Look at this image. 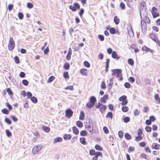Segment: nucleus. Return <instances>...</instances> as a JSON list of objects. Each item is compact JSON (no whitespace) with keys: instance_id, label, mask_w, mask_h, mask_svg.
<instances>
[{"instance_id":"17","label":"nucleus","mask_w":160,"mask_h":160,"mask_svg":"<svg viewBox=\"0 0 160 160\" xmlns=\"http://www.w3.org/2000/svg\"><path fill=\"white\" fill-rule=\"evenodd\" d=\"M89 101V102L92 103H93V104H95V103L96 101V99L95 97L91 96L90 98Z\"/></svg>"},{"instance_id":"6","label":"nucleus","mask_w":160,"mask_h":160,"mask_svg":"<svg viewBox=\"0 0 160 160\" xmlns=\"http://www.w3.org/2000/svg\"><path fill=\"white\" fill-rule=\"evenodd\" d=\"M141 27L142 32H145L147 30V24L145 21H141Z\"/></svg>"},{"instance_id":"56","label":"nucleus","mask_w":160,"mask_h":160,"mask_svg":"<svg viewBox=\"0 0 160 160\" xmlns=\"http://www.w3.org/2000/svg\"><path fill=\"white\" fill-rule=\"evenodd\" d=\"M98 38L101 41H103L104 40V37L103 35H98Z\"/></svg>"},{"instance_id":"19","label":"nucleus","mask_w":160,"mask_h":160,"mask_svg":"<svg viewBox=\"0 0 160 160\" xmlns=\"http://www.w3.org/2000/svg\"><path fill=\"white\" fill-rule=\"evenodd\" d=\"M72 137V136L71 134H66L64 135L63 138L65 140H70Z\"/></svg>"},{"instance_id":"4","label":"nucleus","mask_w":160,"mask_h":160,"mask_svg":"<svg viewBox=\"0 0 160 160\" xmlns=\"http://www.w3.org/2000/svg\"><path fill=\"white\" fill-rule=\"evenodd\" d=\"M41 148L42 147L40 146L37 145L33 148L32 152L34 154H36L41 149Z\"/></svg>"},{"instance_id":"12","label":"nucleus","mask_w":160,"mask_h":160,"mask_svg":"<svg viewBox=\"0 0 160 160\" xmlns=\"http://www.w3.org/2000/svg\"><path fill=\"white\" fill-rule=\"evenodd\" d=\"M152 148L156 149H159L160 148V145L157 143H154L152 145Z\"/></svg>"},{"instance_id":"34","label":"nucleus","mask_w":160,"mask_h":160,"mask_svg":"<svg viewBox=\"0 0 160 160\" xmlns=\"http://www.w3.org/2000/svg\"><path fill=\"white\" fill-rule=\"evenodd\" d=\"M95 148L97 150H99L100 151H102V148L100 146H99L98 145H96L95 146Z\"/></svg>"},{"instance_id":"37","label":"nucleus","mask_w":160,"mask_h":160,"mask_svg":"<svg viewBox=\"0 0 160 160\" xmlns=\"http://www.w3.org/2000/svg\"><path fill=\"white\" fill-rule=\"evenodd\" d=\"M84 64L85 67L87 68H89L90 66L89 63L87 61H85L84 62Z\"/></svg>"},{"instance_id":"32","label":"nucleus","mask_w":160,"mask_h":160,"mask_svg":"<svg viewBox=\"0 0 160 160\" xmlns=\"http://www.w3.org/2000/svg\"><path fill=\"white\" fill-rule=\"evenodd\" d=\"M125 138L127 140H130L131 139V135L128 133H126L125 135Z\"/></svg>"},{"instance_id":"55","label":"nucleus","mask_w":160,"mask_h":160,"mask_svg":"<svg viewBox=\"0 0 160 160\" xmlns=\"http://www.w3.org/2000/svg\"><path fill=\"white\" fill-rule=\"evenodd\" d=\"M101 88L103 89L106 88V84L104 81L102 82V83L101 84Z\"/></svg>"},{"instance_id":"24","label":"nucleus","mask_w":160,"mask_h":160,"mask_svg":"<svg viewBox=\"0 0 160 160\" xmlns=\"http://www.w3.org/2000/svg\"><path fill=\"white\" fill-rule=\"evenodd\" d=\"M80 142L83 145H86V144L85 141V138L84 137L81 138H80Z\"/></svg>"},{"instance_id":"62","label":"nucleus","mask_w":160,"mask_h":160,"mask_svg":"<svg viewBox=\"0 0 160 160\" xmlns=\"http://www.w3.org/2000/svg\"><path fill=\"white\" fill-rule=\"evenodd\" d=\"M142 139V138L139 136H138L137 137H136L135 138V140L137 141H139L141 140Z\"/></svg>"},{"instance_id":"39","label":"nucleus","mask_w":160,"mask_h":160,"mask_svg":"<svg viewBox=\"0 0 160 160\" xmlns=\"http://www.w3.org/2000/svg\"><path fill=\"white\" fill-rule=\"evenodd\" d=\"M124 85L125 87L127 88H129L131 87L130 84L128 82H125L124 83Z\"/></svg>"},{"instance_id":"23","label":"nucleus","mask_w":160,"mask_h":160,"mask_svg":"<svg viewBox=\"0 0 160 160\" xmlns=\"http://www.w3.org/2000/svg\"><path fill=\"white\" fill-rule=\"evenodd\" d=\"M113 115L112 113L111 112H108L107 115L106 116V118H109L111 119L112 118Z\"/></svg>"},{"instance_id":"61","label":"nucleus","mask_w":160,"mask_h":160,"mask_svg":"<svg viewBox=\"0 0 160 160\" xmlns=\"http://www.w3.org/2000/svg\"><path fill=\"white\" fill-rule=\"evenodd\" d=\"M90 154L91 155H94L95 154V152L94 150H91L89 152Z\"/></svg>"},{"instance_id":"64","label":"nucleus","mask_w":160,"mask_h":160,"mask_svg":"<svg viewBox=\"0 0 160 160\" xmlns=\"http://www.w3.org/2000/svg\"><path fill=\"white\" fill-rule=\"evenodd\" d=\"M122 101V102L121 103V104L122 105H126L127 104L128 102V101L127 100L124 101Z\"/></svg>"},{"instance_id":"40","label":"nucleus","mask_w":160,"mask_h":160,"mask_svg":"<svg viewBox=\"0 0 160 160\" xmlns=\"http://www.w3.org/2000/svg\"><path fill=\"white\" fill-rule=\"evenodd\" d=\"M63 77L65 79H68L69 78V76L68 72H65L64 73Z\"/></svg>"},{"instance_id":"38","label":"nucleus","mask_w":160,"mask_h":160,"mask_svg":"<svg viewBox=\"0 0 160 160\" xmlns=\"http://www.w3.org/2000/svg\"><path fill=\"white\" fill-rule=\"evenodd\" d=\"M110 32L112 34H114L116 33L115 29L113 28H111L110 29Z\"/></svg>"},{"instance_id":"45","label":"nucleus","mask_w":160,"mask_h":160,"mask_svg":"<svg viewBox=\"0 0 160 160\" xmlns=\"http://www.w3.org/2000/svg\"><path fill=\"white\" fill-rule=\"evenodd\" d=\"M145 129L147 132H149L151 131L152 128L151 127L147 126L145 127Z\"/></svg>"},{"instance_id":"16","label":"nucleus","mask_w":160,"mask_h":160,"mask_svg":"<svg viewBox=\"0 0 160 160\" xmlns=\"http://www.w3.org/2000/svg\"><path fill=\"white\" fill-rule=\"evenodd\" d=\"M114 22L116 25H118L119 23L120 19L116 16L114 17Z\"/></svg>"},{"instance_id":"50","label":"nucleus","mask_w":160,"mask_h":160,"mask_svg":"<svg viewBox=\"0 0 160 160\" xmlns=\"http://www.w3.org/2000/svg\"><path fill=\"white\" fill-rule=\"evenodd\" d=\"M18 17L20 19H22L23 17V14L21 12H19L18 14Z\"/></svg>"},{"instance_id":"41","label":"nucleus","mask_w":160,"mask_h":160,"mask_svg":"<svg viewBox=\"0 0 160 160\" xmlns=\"http://www.w3.org/2000/svg\"><path fill=\"white\" fill-rule=\"evenodd\" d=\"M112 56L113 58H116L117 56V53L115 51H113L112 53Z\"/></svg>"},{"instance_id":"51","label":"nucleus","mask_w":160,"mask_h":160,"mask_svg":"<svg viewBox=\"0 0 160 160\" xmlns=\"http://www.w3.org/2000/svg\"><path fill=\"white\" fill-rule=\"evenodd\" d=\"M139 111H138V109H136L134 112V115L137 116L139 115Z\"/></svg>"},{"instance_id":"7","label":"nucleus","mask_w":160,"mask_h":160,"mask_svg":"<svg viewBox=\"0 0 160 160\" xmlns=\"http://www.w3.org/2000/svg\"><path fill=\"white\" fill-rule=\"evenodd\" d=\"M112 76H114L116 74H120L122 72L121 69H114L112 70Z\"/></svg>"},{"instance_id":"54","label":"nucleus","mask_w":160,"mask_h":160,"mask_svg":"<svg viewBox=\"0 0 160 160\" xmlns=\"http://www.w3.org/2000/svg\"><path fill=\"white\" fill-rule=\"evenodd\" d=\"M118 135L119 137L120 138H122L123 136V133L122 131H120L118 132Z\"/></svg>"},{"instance_id":"49","label":"nucleus","mask_w":160,"mask_h":160,"mask_svg":"<svg viewBox=\"0 0 160 160\" xmlns=\"http://www.w3.org/2000/svg\"><path fill=\"white\" fill-rule=\"evenodd\" d=\"M73 5L76 8H77L78 9H79L80 8L79 4L77 2L74 3Z\"/></svg>"},{"instance_id":"13","label":"nucleus","mask_w":160,"mask_h":160,"mask_svg":"<svg viewBox=\"0 0 160 160\" xmlns=\"http://www.w3.org/2000/svg\"><path fill=\"white\" fill-rule=\"evenodd\" d=\"M142 49L143 51H146L148 52H150L152 53L153 52V50L147 47L146 46L143 47L142 48Z\"/></svg>"},{"instance_id":"47","label":"nucleus","mask_w":160,"mask_h":160,"mask_svg":"<svg viewBox=\"0 0 160 160\" xmlns=\"http://www.w3.org/2000/svg\"><path fill=\"white\" fill-rule=\"evenodd\" d=\"M22 84L25 86H27L28 84V81L25 79L23 80L22 81Z\"/></svg>"},{"instance_id":"27","label":"nucleus","mask_w":160,"mask_h":160,"mask_svg":"<svg viewBox=\"0 0 160 160\" xmlns=\"http://www.w3.org/2000/svg\"><path fill=\"white\" fill-rule=\"evenodd\" d=\"M63 67L66 70L69 69L70 67V65L69 63L68 62L65 63Z\"/></svg>"},{"instance_id":"5","label":"nucleus","mask_w":160,"mask_h":160,"mask_svg":"<svg viewBox=\"0 0 160 160\" xmlns=\"http://www.w3.org/2000/svg\"><path fill=\"white\" fill-rule=\"evenodd\" d=\"M157 9L156 7H153L152 8V13L154 18H156L159 16V13L157 12Z\"/></svg>"},{"instance_id":"22","label":"nucleus","mask_w":160,"mask_h":160,"mask_svg":"<svg viewBox=\"0 0 160 160\" xmlns=\"http://www.w3.org/2000/svg\"><path fill=\"white\" fill-rule=\"evenodd\" d=\"M42 128L43 129L45 132H49L50 131V129L49 128L44 126H43L42 127Z\"/></svg>"},{"instance_id":"30","label":"nucleus","mask_w":160,"mask_h":160,"mask_svg":"<svg viewBox=\"0 0 160 160\" xmlns=\"http://www.w3.org/2000/svg\"><path fill=\"white\" fill-rule=\"evenodd\" d=\"M55 78L53 76H50L48 79L47 82L48 83H50L52 82L54 79Z\"/></svg>"},{"instance_id":"58","label":"nucleus","mask_w":160,"mask_h":160,"mask_svg":"<svg viewBox=\"0 0 160 160\" xmlns=\"http://www.w3.org/2000/svg\"><path fill=\"white\" fill-rule=\"evenodd\" d=\"M103 130L104 131V132L105 133L107 134L108 133V130L107 127H104L103 128Z\"/></svg>"},{"instance_id":"20","label":"nucleus","mask_w":160,"mask_h":160,"mask_svg":"<svg viewBox=\"0 0 160 160\" xmlns=\"http://www.w3.org/2000/svg\"><path fill=\"white\" fill-rule=\"evenodd\" d=\"M94 105L93 103H91L90 102L87 103L86 104V106L87 108H91Z\"/></svg>"},{"instance_id":"8","label":"nucleus","mask_w":160,"mask_h":160,"mask_svg":"<svg viewBox=\"0 0 160 160\" xmlns=\"http://www.w3.org/2000/svg\"><path fill=\"white\" fill-rule=\"evenodd\" d=\"M72 49L71 48H69L68 53L66 56V58L67 60H69L71 59V56L72 55Z\"/></svg>"},{"instance_id":"57","label":"nucleus","mask_w":160,"mask_h":160,"mask_svg":"<svg viewBox=\"0 0 160 160\" xmlns=\"http://www.w3.org/2000/svg\"><path fill=\"white\" fill-rule=\"evenodd\" d=\"M6 105L7 107L8 108L9 110H11L12 109V107L8 102H7L6 103Z\"/></svg>"},{"instance_id":"44","label":"nucleus","mask_w":160,"mask_h":160,"mask_svg":"<svg viewBox=\"0 0 160 160\" xmlns=\"http://www.w3.org/2000/svg\"><path fill=\"white\" fill-rule=\"evenodd\" d=\"M130 118L129 117H126L124 118V121L125 123H127L130 121Z\"/></svg>"},{"instance_id":"52","label":"nucleus","mask_w":160,"mask_h":160,"mask_svg":"<svg viewBox=\"0 0 160 160\" xmlns=\"http://www.w3.org/2000/svg\"><path fill=\"white\" fill-rule=\"evenodd\" d=\"M7 91L8 92L9 95H12L13 94V92L10 88H8L7 89Z\"/></svg>"},{"instance_id":"48","label":"nucleus","mask_w":160,"mask_h":160,"mask_svg":"<svg viewBox=\"0 0 160 160\" xmlns=\"http://www.w3.org/2000/svg\"><path fill=\"white\" fill-rule=\"evenodd\" d=\"M6 132L7 135L8 137H10L12 135L11 133L8 130H6Z\"/></svg>"},{"instance_id":"25","label":"nucleus","mask_w":160,"mask_h":160,"mask_svg":"<svg viewBox=\"0 0 160 160\" xmlns=\"http://www.w3.org/2000/svg\"><path fill=\"white\" fill-rule=\"evenodd\" d=\"M76 125L79 128H82L83 126V123L80 121H78L76 122Z\"/></svg>"},{"instance_id":"11","label":"nucleus","mask_w":160,"mask_h":160,"mask_svg":"<svg viewBox=\"0 0 160 160\" xmlns=\"http://www.w3.org/2000/svg\"><path fill=\"white\" fill-rule=\"evenodd\" d=\"M107 108L106 106L102 105L100 108V112L102 114L104 113Z\"/></svg>"},{"instance_id":"53","label":"nucleus","mask_w":160,"mask_h":160,"mask_svg":"<svg viewBox=\"0 0 160 160\" xmlns=\"http://www.w3.org/2000/svg\"><path fill=\"white\" fill-rule=\"evenodd\" d=\"M69 8L70 9L72 10V11L75 12L76 10V8L73 5V6L72 5H70L69 7Z\"/></svg>"},{"instance_id":"21","label":"nucleus","mask_w":160,"mask_h":160,"mask_svg":"<svg viewBox=\"0 0 160 160\" xmlns=\"http://www.w3.org/2000/svg\"><path fill=\"white\" fill-rule=\"evenodd\" d=\"M85 114L83 111H81L80 112V114L79 119L81 120H83L84 119Z\"/></svg>"},{"instance_id":"14","label":"nucleus","mask_w":160,"mask_h":160,"mask_svg":"<svg viewBox=\"0 0 160 160\" xmlns=\"http://www.w3.org/2000/svg\"><path fill=\"white\" fill-rule=\"evenodd\" d=\"M62 140V138L60 137H58L54 139L53 143H55L58 142H60Z\"/></svg>"},{"instance_id":"36","label":"nucleus","mask_w":160,"mask_h":160,"mask_svg":"<svg viewBox=\"0 0 160 160\" xmlns=\"http://www.w3.org/2000/svg\"><path fill=\"white\" fill-rule=\"evenodd\" d=\"M128 107L126 106H124L122 107V110L123 112H127L128 111Z\"/></svg>"},{"instance_id":"9","label":"nucleus","mask_w":160,"mask_h":160,"mask_svg":"<svg viewBox=\"0 0 160 160\" xmlns=\"http://www.w3.org/2000/svg\"><path fill=\"white\" fill-rule=\"evenodd\" d=\"M108 94H105L103 97H102L100 101L101 102H104V103L106 102V100L108 98Z\"/></svg>"},{"instance_id":"3","label":"nucleus","mask_w":160,"mask_h":160,"mask_svg":"<svg viewBox=\"0 0 160 160\" xmlns=\"http://www.w3.org/2000/svg\"><path fill=\"white\" fill-rule=\"evenodd\" d=\"M73 114V111L70 109H67L65 111V116L68 118H71Z\"/></svg>"},{"instance_id":"29","label":"nucleus","mask_w":160,"mask_h":160,"mask_svg":"<svg viewBox=\"0 0 160 160\" xmlns=\"http://www.w3.org/2000/svg\"><path fill=\"white\" fill-rule=\"evenodd\" d=\"M127 100V97L125 95H123L119 98V101H122Z\"/></svg>"},{"instance_id":"43","label":"nucleus","mask_w":160,"mask_h":160,"mask_svg":"<svg viewBox=\"0 0 160 160\" xmlns=\"http://www.w3.org/2000/svg\"><path fill=\"white\" fill-rule=\"evenodd\" d=\"M27 7L29 8H33V5L30 2H28L27 3Z\"/></svg>"},{"instance_id":"2","label":"nucleus","mask_w":160,"mask_h":160,"mask_svg":"<svg viewBox=\"0 0 160 160\" xmlns=\"http://www.w3.org/2000/svg\"><path fill=\"white\" fill-rule=\"evenodd\" d=\"M9 43L8 45L9 49L10 50H12L15 47L14 42L12 38L10 37V38Z\"/></svg>"},{"instance_id":"35","label":"nucleus","mask_w":160,"mask_h":160,"mask_svg":"<svg viewBox=\"0 0 160 160\" xmlns=\"http://www.w3.org/2000/svg\"><path fill=\"white\" fill-rule=\"evenodd\" d=\"M87 132L86 131L82 130L80 132V135L82 136H85L87 134Z\"/></svg>"},{"instance_id":"15","label":"nucleus","mask_w":160,"mask_h":160,"mask_svg":"<svg viewBox=\"0 0 160 160\" xmlns=\"http://www.w3.org/2000/svg\"><path fill=\"white\" fill-rule=\"evenodd\" d=\"M72 129L73 133L76 135L79 133V131L76 127H73Z\"/></svg>"},{"instance_id":"10","label":"nucleus","mask_w":160,"mask_h":160,"mask_svg":"<svg viewBox=\"0 0 160 160\" xmlns=\"http://www.w3.org/2000/svg\"><path fill=\"white\" fill-rule=\"evenodd\" d=\"M150 37L155 42H157V40H158V38L156 36L153 34H150Z\"/></svg>"},{"instance_id":"60","label":"nucleus","mask_w":160,"mask_h":160,"mask_svg":"<svg viewBox=\"0 0 160 160\" xmlns=\"http://www.w3.org/2000/svg\"><path fill=\"white\" fill-rule=\"evenodd\" d=\"M128 81L130 82H133L135 81V79L133 77H131L129 78Z\"/></svg>"},{"instance_id":"59","label":"nucleus","mask_w":160,"mask_h":160,"mask_svg":"<svg viewBox=\"0 0 160 160\" xmlns=\"http://www.w3.org/2000/svg\"><path fill=\"white\" fill-rule=\"evenodd\" d=\"M27 96L28 98H30L32 97V94L29 92H27Z\"/></svg>"},{"instance_id":"26","label":"nucleus","mask_w":160,"mask_h":160,"mask_svg":"<svg viewBox=\"0 0 160 160\" xmlns=\"http://www.w3.org/2000/svg\"><path fill=\"white\" fill-rule=\"evenodd\" d=\"M31 101L33 102L34 103H36L37 102V98L36 97L33 96L31 98Z\"/></svg>"},{"instance_id":"46","label":"nucleus","mask_w":160,"mask_h":160,"mask_svg":"<svg viewBox=\"0 0 160 160\" xmlns=\"http://www.w3.org/2000/svg\"><path fill=\"white\" fill-rule=\"evenodd\" d=\"M14 60L15 62L17 63L18 64L19 63V60L18 57L17 56H16L14 57Z\"/></svg>"},{"instance_id":"63","label":"nucleus","mask_w":160,"mask_h":160,"mask_svg":"<svg viewBox=\"0 0 160 160\" xmlns=\"http://www.w3.org/2000/svg\"><path fill=\"white\" fill-rule=\"evenodd\" d=\"M120 7L122 9H124L125 8L124 4L123 2H121L120 4Z\"/></svg>"},{"instance_id":"31","label":"nucleus","mask_w":160,"mask_h":160,"mask_svg":"<svg viewBox=\"0 0 160 160\" xmlns=\"http://www.w3.org/2000/svg\"><path fill=\"white\" fill-rule=\"evenodd\" d=\"M128 63L131 65H133L134 64V61L132 58H129L128 60Z\"/></svg>"},{"instance_id":"42","label":"nucleus","mask_w":160,"mask_h":160,"mask_svg":"<svg viewBox=\"0 0 160 160\" xmlns=\"http://www.w3.org/2000/svg\"><path fill=\"white\" fill-rule=\"evenodd\" d=\"M5 122L9 124H11V120L8 118H6L5 119Z\"/></svg>"},{"instance_id":"33","label":"nucleus","mask_w":160,"mask_h":160,"mask_svg":"<svg viewBox=\"0 0 160 160\" xmlns=\"http://www.w3.org/2000/svg\"><path fill=\"white\" fill-rule=\"evenodd\" d=\"M154 98L158 102V103H160V98L159 97L158 95V94H156L155 95Z\"/></svg>"},{"instance_id":"28","label":"nucleus","mask_w":160,"mask_h":160,"mask_svg":"<svg viewBox=\"0 0 160 160\" xmlns=\"http://www.w3.org/2000/svg\"><path fill=\"white\" fill-rule=\"evenodd\" d=\"M2 112L4 114H8L9 113V110L6 108L2 109L1 110Z\"/></svg>"},{"instance_id":"1","label":"nucleus","mask_w":160,"mask_h":160,"mask_svg":"<svg viewBox=\"0 0 160 160\" xmlns=\"http://www.w3.org/2000/svg\"><path fill=\"white\" fill-rule=\"evenodd\" d=\"M92 124V120L91 119H89L87 121L85 124V128L87 129V130L91 134H92L93 131V127L92 126L91 128Z\"/></svg>"},{"instance_id":"18","label":"nucleus","mask_w":160,"mask_h":160,"mask_svg":"<svg viewBox=\"0 0 160 160\" xmlns=\"http://www.w3.org/2000/svg\"><path fill=\"white\" fill-rule=\"evenodd\" d=\"M87 70L84 68H82L80 70V72L84 75H87Z\"/></svg>"}]
</instances>
